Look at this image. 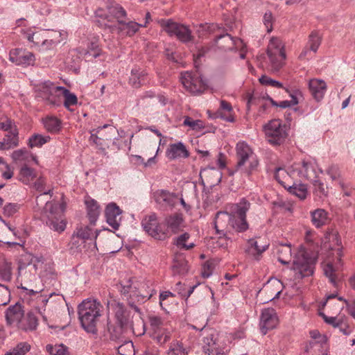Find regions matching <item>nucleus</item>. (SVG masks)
I'll return each instance as SVG.
<instances>
[{
  "instance_id": "60",
  "label": "nucleus",
  "mask_w": 355,
  "mask_h": 355,
  "mask_svg": "<svg viewBox=\"0 0 355 355\" xmlns=\"http://www.w3.org/2000/svg\"><path fill=\"white\" fill-rule=\"evenodd\" d=\"M120 355H135V348L132 341L125 342L118 347Z\"/></svg>"
},
{
  "instance_id": "45",
  "label": "nucleus",
  "mask_w": 355,
  "mask_h": 355,
  "mask_svg": "<svg viewBox=\"0 0 355 355\" xmlns=\"http://www.w3.org/2000/svg\"><path fill=\"white\" fill-rule=\"evenodd\" d=\"M36 177L35 171L26 165L22 166L19 173V180L26 184H30Z\"/></svg>"
},
{
  "instance_id": "1",
  "label": "nucleus",
  "mask_w": 355,
  "mask_h": 355,
  "mask_svg": "<svg viewBox=\"0 0 355 355\" xmlns=\"http://www.w3.org/2000/svg\"><path fill=\"white\" fill-rule=\"evenodd\" d=\"M95 14L97 17L107 19V21H111L112 17L115 18L117 22L116 25L110 26L105 24V26L111 27L121 37H132L143 26L134 21L127 20L126 11L119 4L107 5L106 10L99 8Z\"/></svg>"
},
{
  "instance_id": "20",
  "label": "nucleus",
  "mask_w": 355,
  "mask_h": 355,
  "mask_svg": "<svg viewBox=\"0 0 355 355\" xmlns=\"http://www.w3.org/2000/svg\"><path fill=\"white\" fill-rule=\"evenodd\" d=\"M293 170V165L288 168V169H284L282 168H279L276 170L275 177L277 181L283 186L286 189H288L291 187V186H294L296 180L297 175L294 173L291 172Z\"/></svg>"
},
{
  "instance_id": "61",
  "label": "nucleus",
  "mask_w": 355,
  "mask_h": 355,
  "mask_svg": "<svg viewBox=\"0 0 355 355\" xmlns=\"http://www.w3.org/2000/svg\"><path fill=\"white\" fill-rule=\"evenodd\" d=\"M10 300V292L8 288L0 284V306L6 305Z\"/></svg>"
},
{
  "instance_id": "38",
  "label": "nucleus",
  "mask_w": 355,
  "mask_h": 355,
  "mask_svg": "<svg viewBox=\"0 0 355 355\" xmlns=\"http://www.w3.org/2000/svg\"><path fill=\"white\" fill-rule=\"evenodd\" d=\"M201 178H205L208 184H215L220 181V173L216 168H207L200 171Z\"/></svg>"
},
{
  "instance_id": "59",
  "label": "nucleus",
  "mask_w": 355,
  "mask_h": 355,
  "mask_svg": "<svg viewBox=\"0 0 355 355\" xmlns=\"http://www.w3.org/2000/svg\"><path fill=\"white\" fill-rule=\"evenodd\" d=\"M261 85L263 86H269L274 88H284L283 84L277 80H275L270 77L263 75L259 79Z\"/></svg>"
},
{
  "instance_id": "49",
  "label": "nucleus",
  "mask_w": 355,
  "mask_h": 355,
  "mask_svg": "<svg viewBox=\"0 0 355 355\" xmlns=\"http://www.w3.org/2000/svg\"><path fill=\"white\" fill-rule=\"evenodd\" d=\"M62 96L64 98V106L69 110H70L71 106H74L78 104V98L76 95L73 93H71L69 89L62 87Z\"/></svg>"
},
{
  "instance_id": "53",
  "label": "nucleus",
  "mask_w": 355,
  "mask_h": 355,
  "mask_svg": "<svg viewBox=\"0 0 355 355\" xmlns=\"http://www.w3.org/2000/svg\"><path fill=\"white\" fill-rule=\"evenodd\" d=\"M284 89L289 94L291 97V100L280 101L278 103L279 107L281 108H287L297 105L299 101L297 100V95H301V92L300 90H295L293 93H291L288 89L284 88Z\"/></svg>"
},
{
  "instance_id": "39",
  "label": "nucleus",
  "mask_w": 355,
  "mask_h": 355,
  "mask_svg": "<svg viewBox=\"0 0 355 355\" xmlns=\"http://www.w3.org/2000/svg\"><path fill=\"white\" fill-rule=\"evenodd\" d=\"M232 107L230 103L222 100L220 101V110L216 112L217 116L228 122H234V118L232 115Z\"/></svg>"
},
{
  "instance_id": "52",
  "label": "nucleus",
  "mask_w": 355,
  "mask_h": 355,
  "mask_svg": "<svg viewBox=\"0 0 355 355\" xmlns=\"http://www.w3.org/2000/svg\"><path fill=\"white\" fill-rule=\"evenodd\" d=\"M51 139V137L47 135H42L40 134H35L31 136L28 139V146L31 148L34 147H41L44 144L49 142Z\"/></svg>"
},
{
  "instance_id": "18",
  "label": "nucleus",
  "mask_w": 355,
  "mask_h": 355,
  "mask_svg": "<svg viewBox=\"0 0 355 355\" xmlns=\"http://www.w3.org/2000/svg\"><path fill=\"white\" fill-rule=\"evenodd\" d=\"M9 57L10 60L17 65H33L35 60L33 53L21 49H15L10 51Z\"/></svg>"
},
{
  "instance_id": "30",
  "label": "nucleus",
  "mask_w": 355,
  "mask_h": 355,
  "mask_svg": "<svg viewBox=\"0 0 355 355\" xmlns=\"http://www.w3.org/2000/svg\"><path fill=\"white\" fill-rule=\"evenodd\" d=\"M78 52L80 55L88 60L97 58L101 54V49L99 48L98 40L94 38L88 43L87 49L80 48Z\"/></svg>"
},
{
  "instance_id": "9",
  "label": "nucleus",
  "mask_w": 355,
  "mask_h": 355,
  "mask_svg": "<svg viewBox=\"0 0 355 355\" xmlns=\"http://www.w3.org/2000/svg\"><path fill=\"white\" fill-rule=\"evenodd\" d=\"M267 141L272 145H281L286 140L288 132L286 125L279 119H272L263 125Z\"/></svg>"
},
{
  "instance_id": "64",
  "label": "nucleus",
  "mask_w": 355,
  "mask_h": 355,
  "mask_svg": "<svg viewBox=\"0 0 355 355\" xmlns=\"http://www.w3.org/2000/svg\"><path fill=\"white\" fill-rule=\"evenodd\" d=\"M19 206L17 203H8L3 207V214L6 216H11L19 210Z\"/></svg>"
},
{
  "instance_id": "36",
  "label": "nucleus",
  "mask_w": 355,
  "mask_h": 355,
  "mask_svg": "<svg viewBox=\"0 0 355 355\" xmlns=\"http://www.w3.org/2000/svg\"><path fill=\"white\" fill-rule=\"evenodd\" d=\"M277 259L284 265L288 264L291 260L292 250L290 244H279L277 247Z\"/></svg>"
},
{
  "instance_id": "12",
  "label": "nucleus",
  "mask_w": 355,
  "mask_h": 355,
  "mask_svg": "<svg viewBox=\"0 0 355 355\" xmlns=\"http://www.w3.org/2000/svg\"><path fill=\"white\" fill-rule=\"evenodd\" d=\"M180 80L185 89L193 94H202L207 87L206 81L196 71L181 73Z\"/></svg>"
},
{
  "instance_id": "42",
  "label": "nucleus",
  "mask_w": 355,
  "mask_h": 355,
  "mask_svg": "<svg viewBox=\"0 0 355 355\" xmlns=\"http://www.w3.org/2000/svg\"><path fill=\"white\" fill-rule=\"evenodd\" d=\"M43 125L47 132L57 133L61 129V121L55 116H46L42 119Z\"/></svg>"
},
{
  "instance_id": "5",
  "label": "nucleus",
  "mask_w": 355,
  "mask_h": 355,
  "mask_svg": "<svg viewBox=\"0 0 355 355\" xmlns=\"http://www.w3.org/2000/svg\"><path fill=\"white\" fill-rule=\"evenodd\" d=\"M238 171L250 175L259 164L256 155L251 147L245 141H239L236 146Z\"/></svg>"
},
{
  "instance_id": "34",
  "label": "nucleus",
  "mask_w": 355,
  "mask_h": 355,
  "mask_svg": "<svg viewBox=\"0 0 355 355\" xmlns=\"http://www.w3.org/2000/svg\"><path fill=\"white\" fill-rule=\"evenodd\" d=\"M231 216L227 211H219L214 220V227L218 233L224 232L228 225L231 226Z\"/></svg>"
},
{
  "instance_id": "23",
  "label": "nucleus",
  "mask_w": 355,
  "mask_h": 355,
  "mask_svg": "<svg viewBox=\"0 0 355 355\" xmlns=\"http://www.w3.org/2000/svg\"><path fill=\"white\" fill-rule=\"evenodd\" d=\"M242 42L238 38L234 39L230 34H224L216 36L214 44L218 49L227 51L234 49L239 43Z\"/></svg>"
},
{
  "instance_id": "22",
  "label": "nucleus",
  "mask_w": 355,
  "mask_h": 355,
  "mask_svg": "<svg viewBox=\"0 0 355 355\" xmlns=\"http://www.w3.org/2000/svg\"><path fill=\"white\" fill-rule=\"evenodd\" d=\"M122 211L116 204L112 202L107 205L105 209V216L107 223L114 230L120 225Z\"/></svg>"
},
{
  "instance_id": "37",
  "label": "nucleus",
  "mask_w": 355,
  "mask_h": 355,
  "mask_svg": "<svg viewBox=\"0 0 355 355\" xmlns=\"http://www.w3.org/2000/svg\"><path fill=\"white\" fill-rule=\"evenodd\" d=\"M96 132L101 136L100 140L105 142V146H108V143L112 141V137L116 135V129L112 125H105L98 127L96 129Z\"/></svg>"
},
{
  "instance_id": "29",
  "label": "nucleus",
  "mask_w": 355,
  "mask_h": 355,
  "mask_svg": "<svg viewBox=\"0 0 355 355\" xmlns=\"http://www.w3.org/2000/svg\"><path fill=\"white\" fill-rule=\"evenodd\" d=\"M148 73L145 70L134 68L131 70L129 84L134 88H139L147 82Z\"/></svg>"
},
{
  "instance_id": "4",
  "label": "nucleus",
  "mask_w": 355,
  "mask_h": 355,
  "mask_svg": "<svg viewBox=\"0 0 355 355\" xmlns=\"http://www.w3.org/2000/svg\"><path fill=\"white\" fill-rule=\"evenodd\" d=\"M78 318L83 328L87 332L96 334V325L101 315L103 306L96 300H85L78 305Z\"/></svg>"
},
{
  "instance_id": "17",
  "label": "nucleus",
  "mask_w": 355,
  "mask_h": 355,
  "mask_svg": "<svg viewBox=\"0 0 355 355\" xmlns=\"http://www.w3.org/2000/svg\"><path fill=\"white\" fill-rule=\"evenodd\" d=\"M112 307L114 313V319L117 325L123 329L131 324L130 311L120 302H114L112 304Z\"/></svg>"
},
{
  "instance_id": "10",
  "label": "nucleus",
  "mask_w": 355,
  "mask_h": 355,
  "mask_svg": "<svg viewBox=\"0 0 355 355\" xmlns=\"http://www.w3.org/2000/svg\"><path fill=\"white\" fill-rule=\"evenodd\" d=\"M141 226L148 235L155 239L164 241L168 238V230L164 225L159 223L155 213L146 216L141 221Z\"/></svg>"
},
{
  "instance_id": "58",
  "label": "nucleus",
  "mask_w": 355,
  "mask_h": 355,
  "mask_svg": "<svg viewBox=\"0 0 355 355\" xmlns=\"http://www.w3.org/2000/svg\"><path fill=\"white\" fill-rule=\"evenodd\" d=\"M46 350L51 355H66L68 348L62 344L48 345Z\"/></svg>"
},
{
  "instance_id": "7",
  "label": "nucleus",
  "mask_w": 355,
  "mask_h": 355,
  "mask_svg": "<svg viewBox=\"0 0 355 355\" xmlns=\"http://www.w3.org/2000/svg\"><path fill=\"white\" fill-rule=\"evenodd\" d=\"M64 208L56 202H47L44 207L46 215V225L53 231L62 232L66 228V222L63 219Z\"/></svg>"
},
{
  "instance_id": "50",
  "label": "nucleus",
  "mask_w": 355,
  "mask_h": 355,
  "mask_svg": "<svg viewBox=\"0 0 355 355\" xmlns=\"http://www.w3.org/2000/svg\"><path fill=\"white\" fill-rule=\"evenodd\" d=\"M297 180L294 186L288 189L290 193L297 196L301 200L305 199L307 196V187L304 184L299 183Z\"/></svg>"
},
{
  "instance_id": "25",
  "label": "nucleus",
  "mask_w": 355,
  "mask_h": 355,
  "mask_svg": "<svg viewBox=\"0 0 355 355\" xmlns=\"http://www.w3.org/2000/svg\"><path fill=\"white\" fill-rule=\"evenodd\" d=\"M164 223L168 233L171 231L173 234H177L184 227V218L182 214L175 213L167 216L164 219Z\"/></svg>"
},
{
  "instance_id": "16",
  "label": "nucleus",
  "mask_w": 355,
  "mask_h": 355,
  "mask_svg": "<svg viewBox=\"0 0 355 355\" xmlns=\"http://www.w3.org/2000/svg\"><path fill=\"white\" fill-rule=\"evenodd\" d=\"M336 254L338 256L336 266L334 267L332 263H328L326 265H324L323 268L324 274L335 287L338 286V282L340 279L338 270L343 265V263L341 260V258L343 255L341 248H339L337 250Z\"/></svg>"
},
{
  "instance_id": "11",
  "label": "nucleus",
  "mask_w": 355,
  "mask_h": 355,
  "mask_svg": "<svg viewBox=\"0 0 355 355\" xmlns=\"http://www.w3.org/2000/svg\"><path fill=\"white\" fill-rule=\"evenodd\" d=\"M159 24L169 35H175L182 42L187 43L193 40L191 31L187 26L173 21L172 19H161Z\"/></svg>"
},
{
  "instance_id": "40",
  "label": "nucleus",
  "mask_w": 355,
  "mask_h": 355,
  "mask_svg": "<svg viewBox=\"0 0 355 355\" xmlns=\"http://www.w3.org/2000/svg\"><path fill=\"white\" fill-rule=\"evenodd\" d=\"M87 215L91 223H94L100 214V207L96 200L88 198L85 200Z\"/></svg>"
},
{
  "instance_id": "33",
  "label": "nucleus",
  "mask_w": 355,
  "mask_h": 355,
  "mask_svg": "<svg viewBox=\"0 0 355 355\" xmlns=\"http://www.w3.org/2000/svg\"><path fill=\"white\" fill-rule=\"evenodd\" d=\"M37 267L35 264L28 263L26 266H20L19 267V277L24 283L32 282L35 279Z\"/></svg>"
},
{
  "instance_id": "21",
  "label": "nucleus",
  "mask_w": 355,
  "mask_h": 355,
  "mask_svg": "<svg viewBox=\"0 0 355 355\" xmlns=\"http://www.w3.org/2000/svg\"><path fill=\"white\" fill-rule=\"evenodd\" d=\"M154 199L161 208H173L176 204L177 196L166 190H157L154 193Z\"/></svg>"
},
{
  "instance_id": "47",
  "label": "nucleus",
  "mask_w": 355,
  "mask_h": 355,
  "mask_svg": "<svg viewBox=\"0 0 355 355\" xmlns=\"http://www.w3.org/2000/svg\"><path fill=\"white\" fill-rule=\"evenodd\" d=\"M268 56L270 60L271 68L273 71H279L285 64L286 53L268 54Z\"/></svg>"
},
{
  "instance_id": "63",
  "label": "nucleus",
  "mask_w": 355,
  "mask_h": 355,
  "mask_svg": "<svg viewBox=\"0 0 355 355\" xmlns=\"http://www.w3.org/2000/svg\"><path fill=\"white\" fill-rule=\"evenodd\" d=\"M311 182L314 186L315 191L319 193L320 195L324 196L327 195V188L324 187V184L322 182L318 180L317 178H315V180H311Z\"/></svg>"
},
{
  "instance_id": "51",
  "label": "nucleus",
  "mask_w": 355,
  "mask_h": 355,
  "mask_svg": "<svg viewBox=\"0 0 355 355\" xmlns=\"http://www.w3.org/2000/svg\"><path fill=\"white\" fill-rule=\"evenodd\" d=\"M172 270L175 275H185L189 270L188 262L183 258L175 259L172 266Z\"/></svg>"
},
{
  "instance_id": "57",
  "label": "nucleus",
  "mask_w": 355,
  "mask_h": 355,
  "mask_svg": "<svg viewBox=\"0 0 355 355\" xmlns=\"http://www.w3.org/2000/svg\"><path fill=\"white\" fill-rule=\"evenodd\" d=\"M183 125L190 127L193 130H200L205 128V123L201 120H193L191 117L186 116Z\"/></svg>"
},
{
  "instance_id": "48",
  "label": "nucleus",
  "mask_w": 355,
  "mask_h": 355,
  "mask_svg": "<svg viewBox=\"0 0 355 355\" xmlns=\"http://www.w3.org/2000/svg\"><path fill=\"white\" fill-rule=\"evenodd\" d=\"M322 36L318 31H312L309 35L306 46L310 48L313 53H315L318 51L319 46L321 44Z\"/></svg>"
},
{
  "instance_id": "8",
  "label": "nucleus",
  "mask_w": 355,
  "mask_h": 355,
  "mask_svg": "<svg viewBox=\"0 0 355 355\" xmlns=\"http://www.w3.org/2000/svg\"><path fill=\"white\" fill-rule=\"evenodd\" d=\"M314 261L304 250H300L294 257L292 270L294 280L297 281L313 273Z\"/></svg>"
},
{
  "instance_id": "28",
  "label": "nucleus",
  "mask_w": 355,
  "mask_h": 355,
  "mask_svg": "<svg viewBox=\"0 0 355 355\" xmlns=\"http://www.w3.org/2000/svg\"><path fill=\"white\" fill-rule=\"evenodd\" d=\"M302 355H328L325 342L310 341L306 345Z\"/></svg>"
},
{
  "instance_id": "24",
  "label": "nucleus",
  "mask_w": 355,
  "mask_h": 355,
  "mask_svg": "<svg viewBox=\"0 0 355 355\" xmlns=\"http://www.w3.org/2000/svg\"><path fill=\"white\" fill-rule=\"evenodd\" d=\"M309 89L316 101H321L327 91V84L321 79L313 78L309 82Z\"/></svg>"
},
{
  "instance_id": "62",
  "label": "nucleus",
  "mask_w": 355,
  "mask_h": 355,
  "mask_svg": "<svg viewBox=\"0 0 355 355\" xmlns=\"http://www.w3.org/2000/svg\"><path fill=\"white\" fill-rule=\"evenodd\" d=\"M29 153L26 149H19L12 152L11 157L14 162H22L28 159Z\"/></svg>"
},
{
  "instance_id": "2",
  "label": "nucleus",
  "mask_w": 355,
  "mask_h": 355,
  "mask_svg": "<svg viewBox=\"0 0 355 355\" xmlns=\"http://www.w3.org/2000/svg\"><path fill=\"white\" fill-rule=\"evenodd\" d=\"M190 327L200 331L201 345L205 355H226L230 349V339L225 334H220L213 328L202 325L191 324Z\"/></svg>"
},
{
  "instance_id": "27",
  "label": "nucleus",
  "mask_w": 355,
  "mask_h": 355,
  "mask_svg": "<svg viewBox=\"0 0 355 355\" xmlns=\"http://www.w3.org/2000/svg\"><path fill=\"white\" fill-rule=\"evenodd\" d=\"M3 140L0 141V150H5L13 148L19 145L18 130L15 126L7 131Z\"/></svg>"
},
{
  "instance_id": "43",
  "label": "nucleus",
  "mask_w": 355,
  "mask_h": 355,
  "mask_svg": "<svg viewBox=\"0 0 355 355\" xmlns=\"http://www.w3.org/2000/svg\"><path fill=\"white\" fill-rule=\"evenodd\" d=\"M286 53L284 44L278 37H272L267 48V55Z\"/></svg>"
},
{
  "instance_id": "35",
  "label": "nucleus",
  "mask_w": 355,
  "mask_h": 355,
  "mask_svg": "<svg viewBox=\"0 0 355 355\" xmlns=\"http://www.w3.org/2000/svg\"><path fill=\"white\" fill-rule=\"evenodd\" d=\"M268 248V244L263 245H259L257 241L251 239L248 241V247L246 252L252 256L255 260L259 261L261 259V254Z\"/></svg>"
},
{
  "instance_id": "26",
  "label": "nucleus",
  "mask_w": 355,
  "mask_h": 355,
  "mask_svg": "<svg viewBox=\"0 0 355 355\" xmlns=\"http://www.w3.org/2000/svg\"><path fill=\"white\" fill-rule=\"evenodd\" d=\"M65 34L60 31H49L47 36L43 40V42L38 50L40 51H46L53 49L62 40V36Z\"/></svg>"
},
{
  "instance_id": "31",
  "label": "nucleus",
  "mask_w": 355,
  "mask_h": 355,
  "mask_svg": "<svg viewBox=\"0 0 355 355\" xmlns=\"http://www.w3.org/2000/svg\"><path fill=\"white\" fill-rule=\"evenodd\" d=\"M311 223L316 228H320L329 222L328 212L324 209H316L311 212Z\"/></svg>"
},
{
  "instance_id": "3",
  "label": "nucleus",
  "mask_w": 355,
  "mask_h": 355,
  "mask_svg": "<svg viewBox=\"0 0 355 355\" xmlns=\"http://www.w3.org/2000/svg\"><path fill=\"white\" fill-rule=\"evenodd\" d=\"M120 291L127 298L130 306L137 312L139 309L135 304L145 302L155 293L150 281H139L135 278L123 281L121 283Z\"/></svg>"
},
{
  "instance_id": "19",
  "label": "nucleus",
  "mask_w": 355,
  "mask_h": 355,
  "mask_svg": "<svg viewBox=\"0 0 355 355\" xmlns=\"http://www.w3.org/2000/svg\"><path fill=\"white\" fill-rule=\"evenodd\" d=\"M24 311L21 304L16 303L10 306L5 313L6 322L9 325H13L19 329L22 322Z\"/></svg>"
},
{
  "instance_id": "41",
  "label": "nucleus",
  "mask_w": 355,
  "mask_h": 355,
  "mask_svg": "<svg viewBox=\"0 0 355 355\" xmlns=\"http://www.w3.org/2000/svg\"><path fill=\"white\" fill-rule=\"evenodd\" d=\"M74 233L81 240V243H85L87 240L96 239L98 236V232L88 226L77 228Z\"/></svg>"
},
{
  "instance_id": "14",
  "label": "nucleus",
  "mask_w": 355,
  "mask_h": 355,
  "mask_svg": "<svg viewBox=\"0 0 355 355\" xmlns=\"http://www.w3.org/2000/svg\"><path fill=\"white\" fill-rule=\"evenodd\" d=\"M292 165L293 170L291 172L296 174L300 179L311 182L315 180L318 177L317 164L315 162L304 159Z\"/></svg>"
},
{
  "instance_id": "44",
  "label": "nucleus",
  "mask_w": 355,
  "mask_h": 355,
  "mask_svg": "<svg viewBox=\"0 0 355 355\" xmlns=\"http://www.w3.org/2000/svg\"><path fill=\"white\" fill-rule=\"evenodd\" d=\"M37 325V318L35 316V315L32 313L29 312L27 313V315L25 316L24 315L22 322L20 325L19 329L28 331V330H33L36 328Z\"/></svg>"
},
{
  "instance_id": "13",
  "label": "nucleus",
  "mask_w": 355,
  "mask_h": 355,
  "mask_svg": "<svg viewBox=\"0 0 355 355\" xmlns=\"http://www.w3.org/2000/svg\"><path fill=\"white\" fill-rule=\"evenodd\" d=\"M62 89L61 86H55L51 82H45L40 86V96L46 103L59 106L62 103Z\"/></svg>"
},
{
  "instance_id": "6",
  "label": "nucleus",
  "mask_w": 355,
  "mask_h": 355,
  "mask_svg": "<svg viewBox=\"0 0 355 355\" xmlns=\"http://www.w3.org/2000/svg\"><path fill=\"white\" fill-rule=\"evenodd\" d=\"M250 202L245 198L229 206V215L231 216V227L239 232L246 231L249 225L246 220V213L250 208Z\"/></svg>"
},
{
  "instance_id": "54",
  "label": "nucleus",
  "mask_w": 355,
  "mask_h": 355,
  "mask_svg": "<svg viewBox=\"0 0 355 355\" xmlns=\"http://www.w3.org/2000/svg\"><path fill=\"white\" fill-rule=\"evenodd\" d=\"M190 238V235L189 233H184L180 235L175 241V245L181 250H189L194 247V243H191L189 244L187 243V241Z\"/></svg>"
},
{
  "instance_id": "15",
  "label": "nucleus",
  "mask_w": 355,
  "mask_h": 355,
  "mask_svg": "<svg viewBox=\"0 0 355 355\" xmlns=\"http://www.w3.org/2000/svg\"><path fill=\"white\" fill-rule=\"evenodd\" d=\"M279 322L275 310L272 308L265 309L262 311L260 319V330L265 335L269 330L275 329Z\"/></svg>"
},
{
  "instance_id": "56",
  "label": "nucleus",
  "mask_w": 355,
  "mask_h": 355,
  "mask_svg": "<svg viewBox=\"0 0 355 355\" xmlns=\"http://www.w3.org/2000/svg\"><path fill=\"white\" fill-rule=\"evenodd\" d=\"M327 173L331 177L332 180L338 181V184L342 187V189H345V184L341 179L340 171L338 166L334 165L329 166L327 170Z\"/></svg>"
},
{
  "instance_id": "55",
  "label": "nucleus",
  "mask_w": 355,
  "mask_h": 355,
  "mask_svg": "<svg viewBox=\"0 0 355 355\" xmlns=\"http://www.w3.org/2000/svg\"><path fill=\"white\" fill-rule=\"evenodd\" d=\"M168 355H187L186 349L179 340H173L167 352Z\"/></svg>"
},
{
  "instance_id": "32",
  "label": "nucleus",
  "mask_w": 355,
  "mask_h": 355,
  "mask_svg": "<svg viewBox=\"0 0 355 355\" xmlns=\"http://www.w3.org/2000/svg\"><path fill=\"white\" fill-rule=\"evenodd\" d=\"M166 156L169 159L189 157V152L185 146L181 143L173 144L169 146L166 150Z\"/></svg>"
},
{
  "instance_id": "46",
  "label": "nucleus",
  "mask_w": 355,
  "mask_h": 355,
  "mask_svg": "<svg viewBox=\"0 0 355 355\" xmlns=\"http://www.w3.org/2000/svg\"><path fill=\"white\" fill-rule=\"evenodd\" d=\"M49 31L40 30L33 33H26L25 37L26 39L34 44L39 49L42 44L43 40L47 36Z\"/></svg>"
}]
</instances>
